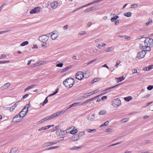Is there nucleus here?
<instances>
[{"instance_id":"22","label":"nucleus","mask_w":153,"mask_h":153,"mask_svg":"<svg viewBox=\"0 0 153 153\" xmlns=\"http://www.w3.org/2000/svg\"><path fill=\"white\" fill-rule=\"evenodd\" d=\"M122 83H119V84H117V85H116L115 86L109 87L108 88L105 89V91H107V90H109L111 89L114 88H115L116 87H117V86H118V85H120L122 84Z\"/></svg>"},{"instance_id":"29","label":"nucleus","mask_w":153,"mask_h":153,"mask_svg":"<svg viewBox=\"0 0 153 153\" xmlns=\"http://www.w3.org/2000/svg\"><path fill=\"white\" fill-rule=\"evenodd\" d=\"M78 132V130L76 129H73L72 130H71L70 131V133L71 134H76V133H77Z\"/></svg>"},{"instance_id":"48","label":"nucleus","mask_w":153,"mask_h":153,"mask_svg":"<svg viewBox=\"0 0 153 153\" xmlns=\"http://www.w3.org/2000/svg\"><path fill=\"white\" fill-rule=\"evenodd\" d=\"M153 88V85H150L148 86L147 87L148 90L150 91Z\"/></svg>"},{"instance_id":"25","label":"nucleus","mask_w":153,"mask_h":153,"mask_svg":"<svg viewBox=\"0 0 153 153\" xmlns=\"http://www.w3.org/2000/svg\"><path fill=\"white\" fill-rule=\"evenodd\" d=\"M94 10L93 7H91L88 8H87L84 10L85 13H87L89 11H92Z\"/></svg>"},{"instance_id":"45","label":"nucleus","mask_w":153,"mask_h":153,"mask_svg":"<svg viewBox=\"0 0 153 153\" xmlns=\"http://www.w3.org/2000/svg\"><path fill=\"white\" fill-rule=\"evenodd\" d=\"M138 7V4H133L131 5V7L132 8H136Z\"/></svg>"},{"instance_id":"62","label":"nucleus","mask_w":153,"mask_h":153,"mask_svg":"<svg viewBox=\"0 0 153 153\" xmlns=\"http://www.w3.org/2000/svg\"><path fill=\"white\" fill-rule=\"evenodd\" d=\"M107 97L106 96H104L102 97L101 98V100L103 101L107 99Z\"/></svg>"},{"instance_id":"32","label":"nucleus","mask_w":153,"mask_h":153,"mask_svg":"<svg viewBox=\"0 0 153 153\" xmlns=\"http://www.w3.org/2000/svg\"><path fill=\"white\" fill-rule=\"evenodd\" d=\"M124 15L127 17H129L131 16V13L130 12H128L124 14Z\"/></svg>"},{"instance_id":"9","label":"nucleus","mask_w":153,"mask_h":153,"mask_svg":"<svg viewBox=\"0 0 153 153\" xmlns=\"http://www.w3.org/2000/svg\"><path fill=\"white\" fill-rule=\"evenodd\" d=\"M58 36V34L56 33V31H54L52 33L51 37L52 40H55Z\"/></svg>"},{"instance_id":"23","label":"nucleus","mask_w":153,"mask_h":153,"mask_svg":"<svg viewBox=\"0 0 153 153\" xmlns=\"http://www.w3.org/2000/svg\"><path fill=\"white\" fill-rule=\"evenodd\" d=\"M106 111L105 110H101L98 113L99 115H103L106 113Z\"/></svg>"},{"instance_id":"57","label":"nucleus","mask_w":153,"mask_h":153,"mask_svg":"<svg viewBox=\"0 0 153 153\" xmlns=\"http://www.w3.org/2000/svg\"><path fill=\"white\" fill-rule=\"evenodd\" d=\"M96 59H93V60H91V61H90L89 62H88L87 63V65H89L92 62L95 61L96 60Z\"/></svg>"},{"instance_id":"61","label":"nucleus","mask_w":153,"mask_h":153,"mask_svg":"<svg viewBox=\"0 0 153 153\" xmlns=\"http://www.w3.org/2000/svg\"><path fill=\"white\" fill-rule=\"evenodd\" d=\"M28 95H29V94H26L25 95H24L23 96V97H22V99H24L25 98H26L27 97H28Z\"/></svg>"},{"instance_id":"43","label":"nucleus","mask_w":153,"mask_h":153,"mask_svg":"<svg viewBox=\"0 0 153 153\" xmlns=\"http://www.w3.org/2000/svg\"><path fill=\"white\" fill-rule=\"evenodd\" d=\"M120 62H120V60H117V62H116V64L114 65V67L115 68H117L118 67V66L120 64Z\"/></svg>"},{"instance_id":"50","label":"nucleus","mask_w":153,"mask_h":153,"mask_svg":"<svg viewBox=\"0 0 153 153\" xmlns=\"http://www.w3.org/2000/svg\"><path fill=\"white\" fill-rule=\"evenodd\" d=\"M58 146H54V147H51L47 149H46V150H49L51 149H56L58 148Z\"/></svg>"},{"instance_id":"42","label":"nucleus","mask_w":153,"mask_h":153,"mask_svg":"<svg viewBox=\"0 0 153 153\" xmlns=\"http://www.w3.org/2000/svg\"><path fill=\"white\" fill-rule=\"evenodd\" d=\"M128 120V118H125L121 120V121L122 122L124 123V122H127Z\"/></svg>"},{"instance_id":"60","label":"nucleus","mask_w":153,"mask_h":153,"mask_svg":"<svg viewBox=\"0 0 153 153\" xmlns=\"http://www.w3.org/2000/svg\"><path fill=\"white\" fill-rule=\"evenodd\" d=\"M35 86V85L34 84H33L32 85H31L28 87V89H30L31 88H33V87H34Z\"/></svg>"},{"instance_id":"11","label":"nucleus","mask_w":153,"mask_h":153,"mask_svg":"<svg viewBox=\"0 0 153 153\" xmlns=\"http://www.w3.org/2000/svg\"><path fill=\"white\" fill-rule=\"evenodd\" d=\"M57 142H48L45 143L42 145L43 147L48 146H52L53 144L57 143Z\"/></svg>"},{"instance_id":"63","label":"nucleus","mask_w":153,"mask_h":153,"mask_svg":"<svg viewBox=\"0 0 153 153\" xmlns=\"http://www.w3.org/2000/svg\"><path fill=\"white\" fill-rule=\"evenodd\" d=\"M114 23L116 25H117L119 23V20H116L115 22Z\"/></svg>"},{"instance_id":"15","label":"nucleus","mask_w":153,"mask_h":153,"mask_svg":"<svg viewBox=\"0 0 153 153\" xmlns=\"http://www.w3.org/2000/svg\"><path fill=\"white\" fill-rule=\"evenodd\" d=\"M10 85L9 83H7L3 85L1 87V89L2 90H4L7 89Z\"/></svg>"},{"instance_id":"33","label":"nucleus","mask_w":153,"mask_h":153,"mask_svg":"<svg viewBox=\"0 0 153 153\" xmlns=\"http://www.w3.org/2000/svg\"><path fill=\"white\" fill-rule=\"evenodd\" d=\"M71 66H68V67H66L65 68L63 69V70L61 72L62 73H63L67 70H68L70 69V68H71Z\"/></svg>"},{"instance_id":"40","label":"nucleus","mask_w":153,"mask_h":153,"mask_svg":"<svg viewBox=\"0 0 153 153\" xmlns=\"http://www.w3.org/2000/svg\"><path fill=\"white\" fill-rule=\"evenodd\" d=\"M46 42H42L43 43L41 45L43 48H46L47 47V44L46 43Z\"/></svg>"},{"instance_id":"13","label":"nucleus","mask_w":153,"mask_h":153,"mask_svg":"<svg viewBox=\"0 0 153 153\" xmlns=\"http://www.w3.org/2000/svg\"><path fill=\"white\" fill-rule=\"evenodd\" d=\"M24 110H25L23 108L22 111L19 113V114L22 116V118H23L27 114V113L26 111H24Z\"/></svg>"},{"instance_id":"51","label":"nucleus","mask_w":153,"mask_h":153,"mask_svg":"<svg viewBox=\"0 0 153 153\" xmlns=\"http://www.w3.org/2000/svg\"><path fill=\"white\" fill-rule=\"evenodd\" d=\"M63 65L62 63H59L56 65V66L59 67H62Z\"/></svg>"},{"instance_id":"58","label":"nucleus","mask_w":153,"mask_h":153,"mask_svg":"<svg viewBox=\"0 0 153 153\" xmlns=\"http://www.w3.org/2000/svg\"><path fill=\"white\" fill-rule=\"evenodd\" d=\"M68 25H65L63 28V29L65 30H67L68 28Z\"/></svg>"},{"instance_id":"17","label":"nucleus","mask_w":153,"mask_h":153,"mask_svg":"<svg viewBox=\"0 0 153 153\" xmlns=\"http://www.w3.org/2000/svg\"><path fill=\"white\" fill-rule=\"evenodd\" d=\"M125 79V77L123 76L120 77L115 78V80H117V82H121L124 80Z\"/></svg>"},{"instance_id":"47","label":"nucleus","mask_w":153,"mask_h":153,"mask_svg":"<svg viewBox=\"0 0 153 153\" xmlns=\"http://www.w3.org/2000/svg\"><path fill=\"white\" fill-rule=\"evenodd\" d=\"M48 102V97H47L44 101L43 103L42 104V106H44L45 104H46Z\"/></svg>"},{"instance_id":"14","label":"nucleus","mask_w":153,"mask_h":153,"mask_svg":"<svg viewBox=\"0 0 153 153\" xmlns=\"http://www.w3.org/2000/svg\"><path fill=\"white\" fill-rule=\"evenodd\" d=\"M22 116L21 115H20L19 114H18L15 115L13 119V120L12 122L14 121L16 122H18L19 121V120L17 119V118L19 117L20 118H21Z\"/></svg>"},{"instance_id":"26","label":"nucleus","mask_w":153,"mask_h":153,"mask_svg":"<svg viewBox=\"0 0 153 153\" xmlns=\"http://www.w3.org/2000/svg\"><path fill=\"white\" fill-rule=\"evenodd\" d=\"M17 150V148H13L11 149L10 153H16Z\"/></svg>"},{"instance_id":"16","label":"nucleus","mask_w":153,"mask_h":153,"mask_svg":"<svg viewBox=\"0 0 153 153\" xmlns=\"http://www.w3.org/2000/svg\"><path fill=\"white\" fill-rule=\"evenodd\" d=\"M95 115L94 114H90L87 117V119L89 121H91L95 119Z\"/></svg>"},{"instance_id":"34","label":"nucleus","mask_w":153,"mask_h":153,"mask_svg":"<svg viewBox=\"0 0 153 153\" xmlns=\"http://www.w3.org/2000/svg\"><path fill=\"white\" fill-rule=\"evenodd\" d=\"M28 43V42L27 41H26L22 43L20 45L21 46H23L27 45Z\"/></svg>"},{"instance_id":"7","label":"nucleus","mask_w":153,"mask_h":153,"mask_svg":"<svg viewBox=\"0 0 153 153\" xmlns=\"http://www.w3.org/2000/svg\"><path fill=\"white\" fill-rule=\"evenodd\" d=\"M48 37L45 36V35H42L40 36L38 38V40L41 42H45L47 41Z\"/></svg>"},{"instance_id":"3","label":"nucleus","mask_w":153,"mask_h":153,"mask_svg":"<svg viewBox=\"0 0 153 153\" xmlns=\"http://www.w3.org/2000/svg\"><path fill=\"white\" fill-rule=\"evenodd\" d=\"M121 104V101L118 98L114 99L112 101V104L114 108H117Z\"/></svg>"},{"instance_id":"36","label":"nucleus","mask_w":153,"mask_h":153,"mask_svg":"<svg viewBox=\"0 0 153 153\" xmlns=\"http://www.w3.org/2000/svg\"><path fill=\"white\" fill-rule=\"evenodd\" d=\"M19 101L16 102L11 107L12 108V110H14L16 107L17 106V104L18 103Z\"/></svg>"},{"instance_id":"2","label":"nucleus","mask_w":153,"mask_h":153,"mask_svg":"<svg viewBox=\"0 0 153 153\" xmlns=\"http://www.w3.org/2000/svg\"><path fill=\"white\" fill-rule=\"evenodd\" d=\"M74 83V80L72 78H68L63 81L64 85L66 87L71 88L73 85Z\"/></svg>"},{"instance_id":"39","label":"nucleus","mask_w":153,"mask_h":153,"mask_svg":"<svg viewBox=\"0 0 153 153\" xmlns=\"http://www.w3.org/2000/svg\"><path fill=\"white\" fill-rule=\"evenodd\" d=\"M81 148V147L78 146V147H73L72 148H71L70 149V150H75V149H80Z\"/></svg>"},{"instance_id":"52","label":"nucleus","mask_w":153,"mask_h":153,"mask_svg":"<svg viewBox=\"0 0 153 153\" xmlns=\"http://www.w3.org/2000/svg\"><path fill=\"white\" fill-rule=\"evenodd\" d=\"M84 134H85V132L84 131H82V132H80L79 133V135H78L79 136H79H83V135H84Z\"/></svg>"},{"instance_id":"30","label":"nucleus","mask_w":153,"mask_h":153,"mask_svg":"<svg viewBox=\"0 0 153 153\" xmlns=\"http://www.w3.org/2000/svg\"><path fill=\"white\" fill-rule=\"evenodd\" d=\"M152 19H149L148 22L147 23H146V25L147 26H148L149 25H151V24H152Z\"/></svg>"},{"instance_id":"19","label":"nucleus","mask_w":153,"mask_h":153,"mask_svg":"<svg viewBox=\"0 0 153 153\" xmlns=\"http://www.w3.org/2000/svg\"><path fill=\"white\" fill-rule=\"evenodd\" d=\"M103 95V94H102L100 95H99L98 96H96L95 97H94L93 98H92L91 99H88V100H87V101H86L85 102V103H87L91 101H92L93 100H94V99H96V98H97V97L100 96L101 95Z\"/></svg>"},{"instance_id":"56","label":"nucleus","mask_w":153,"mask_h":153,"mask_svg":"<svg viewBox=\"0 0 153 153\" xmlns=\"http://www.w3.org/2000/svg\"><path fill=\"white\" fill-rule=\"evenodd\" d=\"M83 8V7L82 6L80 7H79V8H78L77 9H76V10H74L73 12V13H74L76 11H77L78 10L82 8Z\"/></svg>"},{"instance_id":"37","label":"nucleus","mask_w":153,"mask_h":153,"mask_svg":"<svg viewBox=\"0 0 153 153\" xmlns=\"http://www.w3.org/2000/svg\"><path fill=\"white\" fill-rule=\"evenodd\" d=\"M79 103V102H75L70 105V107L72 108L73 107H75Z\"/></svg>"},{"instance_id":"46","label":"nucleus","mask_w":153,"mask_h":153,"mask_svg":"<svg viewBox=\"0 0 153 153\" xmlns=\"http://www.w3.org/2000/svg\"><path fill=\"white\" fill-rule=\"evenodd\" d=\"M50 128V126H46L45 127H42V130H46Z\"/></svg>"},{"instance_id":"18","label":"nucleus","mask_w":153,"mask_h":153,"mask_svg":"<svg viewBox=\"0 0 153 153\" xmlns=\"http://www.w3.org/2000/svg\"><path fill=\"white\" fill-rule=\"evenodd\" d=\"M79 137L77 134H75L74 136L72 137L71 138V140L72 141H75L78 140L79 139Z\"/></svg>"},{"instance_id":"6","label":"nucleus","mask_w":153,"mask_h":153,"mask_svg":"<svg viewBox=\"0 0 153 153\" xmlns=\"http://www.w3.org/2000/svg\"><path fill=\"white\" fill-rule=\"evenodd\" d=\"M84 75L82 71L78 72L76 75V78L79 80H81L84 78Z\"/></svg>"},{"instance_id":"1","label":"nucleus","mask_w":153,"mask_h":153,"mask_svg":"<svg viewBox=\"0 0 153 153\" xmlns=\"http://www.w3.org/2000/svg\"><path fill=\"white\" fill-rule=\"evenodd\" d=\"M153 39L149 38H146L144 42V45L140 44V47H142L143 49H146L148 51L151 50L150 46L152 45Z\"/></svg>"},{"instance_id":"59","label":"nucleus","mask_w":153,"mask_h":153,"mask_svg":"<svg viewBox=\"0 0 153 153\" xmlns=\"http://www.w3.org/2000/svg\"><path fill=\"white\" fill-rule=\"evenodd\" d=\"M102 0H95L93 2V4H94L96 3H97L98 2H101V1H102Z\"/></svg>"},{"instance_id":"54","label":"nucleus","mask_w":153,"mask_h":153,"mask_svg":"<svg viewBox=\"0 0 153 153\" xmlns=\"http://www.w3.org/2000/svg\"><path fill=\"white\" fill-rule=\"evenodd\" d=\"M93 4V2H91L89 3L88 4H87L86 5H84L83 6H82L83 7H85L89 6L90 5H92V4Z\"/></svg>"},{"instance_id":"20","label":"nucleus","mask_w":153,"mask_h":153,"mask_svg":"<svg viewBox=\"0 0 153 153\" xmlns=\"http://www.w3.org/2000/svg\"><path fill=\"white\" fill-rule=\"evenodd\" d=\"M114 49V47L112 46L108 48L105 50V52H108L112 51Z\"/></svg>"},{"instance_id":"41","label":"nucleus","mask_w":153,"mask_h":153,"mask_svg":"<svg viewBox=\"0 0 153 153\" xmlns=\"http://www.w3.org/2000/svg\"><path fill=\"white\" fill-rule=\"evenodd\" d=\"M59 90V89L58 88H57L56 91H55L54 93L51 94L49 95V96H53V95H54L56 94L57 93H58Z\"/></svg>"},{"instance_id":"24","label":"nucleus","mask_w":153,"mask_h":153,"mask_svg":"<svg viewBox=\"0 0 153 153\" xmlns=\"http://www.w3.org/2000/svg\"><path fill=\"white\" fill-rule=\"evenodd\" d=\"M119 17L118 16H115L111 18V21L112 22L115 21L117 19L119 18Z\"/></svg>"},{"instance_id":"31","label":"nucleus","mask_w":153,"mask_h":153,"mask_svg":"<svg viewBox=\"0 0 153 153\" xmlns=\"http://www.w3.org/2000/svg\"><path fill=\"white\" fill-rule=\"evenodd\" d=\"M88 132L90 133L91 132H95L96 131V129H88L86 130Z\"/></svg>"},{"instance_id":"10","label":"nucleus","mask_w":153,"mask_h":153,"mask_svg":"<svg viewBox=\"0 0 153 153\" xmlns=\"http://www.w3.org/2000/svg\"><path fill=\"white\" fill-rule=\"evenodd\" d=\"M65 112V110H62L59 111H58L56 113L53 114L54 118L59 116L60 115L62 114Z\"/></svg>"},{"instance_id":"38","label":"nucleus","mask_w":153,"mask_h":153,"mask_svg":"<svg viewBox=\"0 0 153 153\" xmlns=\"http://www.w3.org/2000/svg\"><path fill=\"white\" fill-rule=\"evenodd\" d=\"M60 131L61 133H62L63 134H67V132L65 131L62 130H61V129H59L57 130V131Z\"/></svg>"},{"instance_id":"27","label":"nucleus","mask_w":153,"mask_h":153,"mask_svg":"<svg viewBox=\"0 0 153 153\" xmlns=\"http://www.w3.org/2000/svg\"><path fill=\"white\" fill-rule=\"evenodd\" d=\"M30 104L29 103L28 104H26L25 106L24 107V108H23L25 110H26V108H27V109L26 111L27 112H28V109H29V108L30 107Z\"/></svg>"},{"instance_id":"49","label":"nucleus","mask_w":153,"mask_h":153,"mask_svg":"<svg viewBox=\"0 0 153 153\" xmlns=\"http://www.w3.org/2000/svg\"><path fill=\"white\" fill-rule=\"evenodd\" d=\"M132 72L133 74L137 73L138 74H139V73L137 72V70L136 69H132Z\"/></svg>"},{"instance_id":"55","label":"nucleus","mask_w":153,"mask_h":153,"mask_svg":"<svg viewBox=\"0 0 153 153\" xmlns=\"http://www.w3.org/2000/svg\"><path fill=\"white\" fill-rule=\"evenodd\" d=\"M85 98V96L84 95L82 96H80L78 97L79 99V100L83 99Z\"/></svg>"},{"instance_id":"28","label":"nucleus","mask_w":153,"mask_h":153,"mask_svg":"<svg viewBox=\"0 0 153 153\" xmlns=\"http://www.w3.org/2000/svg\"><path fill=\"white\" fill-rule=\"evenodd\" d=\"M90 72L88 71H87L85 72V78L88 77V76L90 75Z\"/></svg>"},{"instance_id":"21","label":"nucleus","mask_w":153,"mask_h":153,"mask_svg":"<svg viewBox=\"0 0 153 153\" xmlns=\"http://www.w3.org/2000/svg\"><path fill=\"white\" fill-rule=\"evenodd\" d=\"M124 100L127 102H129L132 99V98L131 96H129L127 97H125L124 98Z\"/></svg>"},{"instance_id":"44","label":"nucleus","mask_w":153,"mask_h":153,"mask_svg":"<svg viewBox=\"0 0 153 153\" xmlns=\"http://www.w3.org/2000/svg\"><path fill=\"white\" fill-rule=\"evenodd\" d=\"M42 64H44V63H42V61H39L38 62L34 64L35 66H37V65H42Z\"/></svg>"},{"instance_id":"35","label":"nucleus","mask_w":153,"mask_h":153,"mask_svg":"<svg viewBox=\"0 0 153 153\" xmlns=\"http://www.w3.org/2000/svg\"><path fill=\"white\" fill-rule=\"evenodd\" d=\"M92 95V93L91 92H90L85 94L84 95L85 96V98H86L87 97L90 96Z\"/></svg>"},{"instance_id":"64","label":"nucleus","mask_w":153,"mask_h":153,"mask_svg":"<svg viewBox=\"0 0 153 153\" xmlns=\"http://www.w3.org/2000/svg\"><path fill=\"white\" fill-rule=\"evenodd\" d=\"M109 123V122L108 121H106L105 123H104V125H105V126H108Z\"/></svg>"},{"instance_id":"12","label":"nucleus","mask_w":153,"mask_h":153,"mask_svg":"<svg viewBox=\"0 0 153 153\" xmlns=\"http://www.w3.org/2000/svg\"><path fill=\"white\" fill-rule=\"evenodd\" d=\"M54 118L53 114L51 116L46 117L41 120V122L45 121L46 120H50Z\"/></svg>"},{"instance_id":"5","label":"nucleus","mask_w":153,"mask_h":153,"mask_svg":"<svg viewBox=\"0 0 153 153\" xmlns=\"http://www.w3.org/2000/svg\"><path fill=\"white\" fill-rule=\"evenodd\" d=\"M59 4L58 1H55L51 2L50 3V6L53 9H55L57 8Z\"/></svg>"},{"instance_id":"53","label":"nucleus","mask_w":153,"mask_h":153,"mask_svg":"<svg viewBox=\"0 0 153 153\" xmlns=\"http://www.w3.org/2000/svg\"><path fill=\"white\" fill-rule=\"evenodd\" d=\"M100 79V78H95L94 79L93 81H94V82H96L97 81L99 80Z\"/></svg>"},{"instance_id":"8","label":"nucleus","mask_w":153,"mask_h":153,"mask_svg":"<svg viewBox=\"0 0 153 153\" xmlns=\"http://www.w3.org/2000/svg\"><path fill=\"white\" fill-rule=\"evenodd\" d=\"M41 8L40 7H36L31 10L30 12V14L35 13L39 12L40 11Z\"/></svg>"},{"instance_id":"4","label":"nucleus","mask_w":153,"mask_h":153,"mask_svg":"<svg viewBox=\"0 0 153 153\" xmlns=\"http://www.w3.org/2000/svg\"><path fill=\"white\" fill-rule=\"evenodd\" d=\"M146 50L144 49L138 52V55L136 57V59H138L143 58L146 53Z\"/></svg>"}]
</instances>
